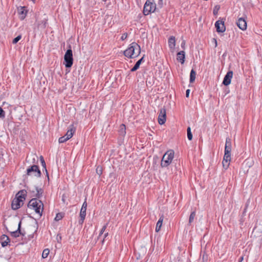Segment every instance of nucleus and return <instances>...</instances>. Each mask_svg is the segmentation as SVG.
<instances>
[{"mask_svg":"<svg viewBox=\"0 0 262 262\" xmlns=\"http://www.w3.org/2000/svg\"><path fill=\"white\" fill-rule=\"evenodd\" d=\"M119 133L120 135L124 136L126 134V127L124 124H122L120 126Z\"/></svg>","mask_w":262,"mask_h":262,"instance_id":"4be33fe9","label":"nucleus"},{"mask_svg":"<svg viewBox=\"0 0 262 262\" xmlns=\"http://www.w3.org/2000/svg\"><path fill=\"white\" fill-rule=\"evenodd\" d=\"M166 121V110L165 108H162L158 116V122L160 124L162 125Z\"/></svg>","mask_w":262,"mask_h":262,"instance_id":"9d476101","label":"nucleus"},{"mask_svg":"<svg viewBox=\"0 0 262 262\" xmlns=\"http://www.w3.org/2000/svg\"><path fill=\"white\" fill-rule=\"evenodd\" d=\"M140 51V46L136 42H134L124 51V55L128 58H133L139 55Z\"/></svg>","mask_w":262,"mask_h":262,"instance_id":"f257e3e1","label":"nucleus"},{"mask_svg":"<svg viewBox=\"0 0 262 262\" xmlns=\"http://www.w3.org/2000/svg\"><path fill=\"white\" fill-rule=\"evenodd\" d=\"M162 3H163V0H159V2H158L159 4H162Z\"/></svg>","mask_w":262,"mask_h":262,"instance_id":"79ce46f5","label":"nucleus"},{"mask_svg":"<svg viewBox=\"0 0 262 262\" xmlns=\"http://www.w3.org/2000/svg\"><path fill=\"white\" fill-rule=\"evenodd\" d=\"M163 220H164V215H163V214H162L160 216L158 221L157 223L156 229H155L156 232H158L161 230V227L162 226Z\"/></svg>","mask_w":262,"mask_h":262,"instance_id":"f3484780","label":"nucleus"},{"mask_svg":"<svg viewBox=\"0 0 262 262\" xmlns=\"http://www.w3.org/2000/svg\"><path fill=\"white\" fill-rule=\"evenodd\" d=\"M215 27L218 33H223L226 30V27L223 20H218L216 21L215 23Z\"/></svg>","mask_w":262,"mask_h":262,"instance_id":"1a4fd4ad","label":"nucleus"},{"mask_svg":"<svg viewBox=\"0 0 262 262\" xmlns=\"http://www.w3.org/2000/svg\"><path fill=\"white\" fill-rule=\"evenodd\" d=\"M40 160L41 164L42 167H43V168L45 169V171L47 173V170L46 166V163H45L44 159H43V157L42 156H41L40 157Z\"/></svg>","mask_w":262,"mask_h":262,"instance_id":"c85d7f7f","label":"nucleus"},{"mask_svg":"<svg viewBox=\"0 0 262 262\" xmlns=\"http://www.w3.org/2000/svg\"><path fill=\"white\" fill-rule=\"evenodd\" d=\"M231 140L229 138H227L226 139V144L225 147V152L231 153Z\"/></svg>","mask_w":262,"mask_h":262,"instance_id":"ddd939ff","label":"nucleus"},{"mask_svg":"<svg viewBox=\"0 0 262 262\" xmlns=\"http://www.w3.org/2000/svg\"><path fill=\"white\" fill-rule=\"evenodd\" d=\"M127 37V34L126 33H124L122 34V35L121 37V39L122 40H124L125 39H126Z\"/></svg>","mask_w":262,"mask_h":262,"instance_id":"c9c22d12","label":"nucleus"},{"mask_svg":"<svg viewBox=\"0 0 262 262\" xmlns=\"http://www.w3.org/2000/svg\"><path fill=\"white\" fill-rule=\"evenodd\" d=\"M36 194L35 195V196L37 198V199H39L40 198L42 195V193L43 192V190L41 189V188H39L38 187H36Z\"/></svg>","mask_w":262,"mask_h":262,"instance_id":"b1692460","label":"nucleus"},{"mask_svg":"<svg viewBox=\"0 0 262 262\" xmlns=\"http://www.w3.org/2000/svg\"><path fill=\"white\" fill-rule=\"evenodd\" d=\"M5 116V112L0 107V118H4Z\"/></svg>","mask_w":262,"mask_h":262,"instance_id":"f704fd0d","label":"nucleus"},{"mask_svg":"<svg viewBox=\"0 0 262 262\" xmlns=\"http://www.w3.org/2000/svg\"><path fill=\"white\" fill-rule=\"evenodd\" d=\"M1 244L3 247H5L8 245V243L10 242V239L8 236L4 234L1 236Z\"/></svg>","mask_w":262,"mask_h":262,"instance_id":"6ab92c4d","label":"nucleus"},{"mask_svg":"<svg viewBox=\"0 0 262 262\" xmlns=\"http://www.w3.org/2000/svg\"><path fill=\"white\" fill-rule=\"evenodd\" d=\"M243 259H244L243 256H241L239 259L238 262H242L243 260Z\"/></svg>","mask_w":262,"mask_h":262,"instance_id":"a19ab883","label":"nucleus"},{"mask_svg":"<svg viewBox=\"0 0 262 262\" xmlns=\"http://www.w3.org/2000/svg\"><path fill=\"white\" fill-rule=\"evenodd\" d=\"M27 174L28 176H34L36 177H40L41 172L37 165H33L27 169Z\"/></svg>","mask_w":262,"mask_h":262,"instance_id":"0eeeda50","label":"nucleus"},{"mask_svg":"<svg viewBox=\"0 0 262 262\" xmlns=\"http://www.w3.org/2000/svg\"><path fill=\"white\" fill-rule=\"evenodd\" d=\"M20 225H21V222H20L18 224V228L16 231L11 232V236L14 237H19L20 235L24 234L21 233L20 231Z\"/></svg>","mask_w":262,"mask_h":262,"instance_id":"a211bd4d","label":"nucleus"},{"mask_svg":"<svg viewBox=\"0 0 262 262\" xmlns=\"http://www.w3.org/2000/svg\"><path fill=\"white\" fill-rule=\"evenodd\" d=\"M214 41H215L214 43L215 45V47H216L217 46V41H216V40L215 39H214Z\"/></svg>","mask_w":262,"mask_h":262,"instance_id":"37998d69","label":"nucleus"},{"mask_svg":"<svg viewBox=\"0 0 262 262\" xmlns=\"http://www.w3.org/2000/svg\"><path fill=\"white\" fill-rule=\"evenodd\" d=\"M99 169V167H98L97 168V173L99 174V175H100L102 173V170H101V168L100 167V169Z\"/></svg>","mask_w":262,"mask_h":262,"instance_id":"e433bc0d","label":"nucleus"},{"mask_svg":"<svg viewBox=\"0 0 262 262\" xmlns=\"http://www.w3.org/2000/svg\"><path fill=\"white\" fill-rule=\"evenodd\" d=\"M86 207H87V203L86 202V201H85L82 204V207L81 208L80 212V219L79 221V223L80 224H82L84 222V220L85 219V215H86Z\"/></svg>","mask_w":262,"mask_h":262,"instance_id":"6e6552de","label":"nucleus"},{"mask_svg":"<svg viewBox=\"0 0 262 262\" xmlns=\"http://www.w3.org/2000/svg\"><path fill=\"white\" fill-rule=\"evenodd\" d=\"M64 65L66 68H71L73 63V53L71 49H68L64 56Z\"/></svg>","mask_w":262,"mask_h":262,"instance_id":"423d86ee","label":"nucleus"},{"mask_svg":"<svg viewBox=\"0 0 262 262\" xmlns=\"http://www.w3.org/2000/svg\"><path fill=\"white\" fill-rule=\"evenodd\" d=\"M236 24L238 28L242 30H245L247 29V22L245 18L242 17L239 18Z\"/></svg>","mask_w":262,"mask_h":262,"instance_id":"f8f14e48","label":"nucleus"},{"mask_svg":"<svg viewBox=\"0 0 262 262\" xmlns=\"http://www.w3.org/2000/svg\"><path fill=\"white\" fill-rule=\"evenodd\" d=\"M229 161L223 160L222 161L223 166L224 168L227 169V168L229 167V164H230Z\"/></svg>","mask_w":262,"mask_h":262,"instance_id":"c756f323","label":"nucleus"},{"mask_svg":"<svg viewBox=\"0 0 262 262\" xmlns=\"http://www.w3.org/2000/svg\"><path fill=\"white\" fill-rule=\"evenodd\" d=\"M32 1H33L34 2V1H35V0H32Z\"/></svg>","mask_w":262,"mask_h":262,"instance_id":"c03bdc74","label":"nucleus"},{"mask_svg":"<svg viewBox=\"0 0 262 262\" xmlns=\"http://www.w3.org/2000/svg\"><path fill=\"white\" fill-rule=\"evenodd\" d=\"M174 157V151L172 150H169L167 151L163 155L161 162V166L162 167H167L170 164Z\"/></svg>","mask_w":262,"mask_h":262,"instance_id":"20e7f679","label":"nucleus"},{"mask_svg":"<svg viewBox=\"0 0 262 262\" xmlns=\"http://www.w3.org/2000/svg\"><path fill=\"white\" fill-rule=\"evenodd\" d=\"M26 193L25 190H21L16 194V198L12 201L11 204L12 209L16 210L23 205Z\"/></svg>","mask_w":262,"mask_h":262,"instance_id":"f03ea898","label":"nucleus"},{"mask_svg":"<svg viewBox=\"0 0 262 262\" xmlns=\"http://www.w3.org/2000/svg\"><path fill=\"white\" fill-rule=\"evenodd\" d=\"M18 13L19 15V18L20 20H24L26 17L27 12L25 9V7H20L18 9Z\"/></svg>","mask_w":262,"mask_h":262,"instance_id":"aec40b11","label":"nucleus"},{"mask_svg":"<svg viewBox=\"0 0 262 262\" xmlns=\"http://www.w3.org/2000/svg\"><path fill=\"white\" fill-rule=\"evenodd\" d=\"M189 93H190V90L189 89H188L186 90V97H189Z\"/></svg>","mask_w":262,"mask_h":262,"instance_id":"4c0bfd02","label":"nucleus"},{"mask_svg":"<svg viewBox=\"0 0 262 262\" xmlns=\"http://www.w3.org/2000/svg\"><path fill=\"white\" fill-rule=\"evenodd\" d=\"M108 232H106V233H105L104 234V238H103V240L102 241V243H103L104 242V238H105L108 236Z\"/></svg>","mask_w":262,"mask_h":262,"instance_id":"ea45409f","label":"nucleus"},{"mask_svg":"<svg viewBox=\"0 0 262 262\" xmlns=\"http://www.w3.org/2000/svg\"><path fill=\"white\" fill-rule=\"evenodd\" d=\"M223 160H228L230 161L231 160V153L230 152H225L224 153V156L223 158Z\"/></svg>","mask_w":262,"mask_h":262,"instance_id":"bb28decb","label":"nucleus"},{"mask_svg":"<svg viewBox=\"0 0 262 262\" xmlns=\"http://www.w3.org/2000/svg\"><path fill=\"white\" fill-rule=\"evenodd\" d=\"M63 217V215L61 213H58L56 214L54 220L56 221L60 220Z\"/></svg>","mask_w":262,"mask_h":262,"instance_id":"2f4dec72","label":"nucleus"},{"mask_svg":"<svg viewBox=\"0 0 262 262\" xmlns=\"http://www.w3.org/2000/svg\"><path fill=\"white\" fill-rule=\"evenodd\" d=\"M143 59H144V57H142L140 59H139L136 63V64H135L134 67L130 70V71L131 72H135L136 70H137L139 68V67H140L141 63H142V62L143 61Z\"/></svg>","mask_w":262,"mask_h":262,"instance_id":"412c9836","label":"nucleus"},{"mask_svg":"<svg viewBox=\"0 0 262 262\" xmlns=\"http://www.w3.org/2000/svg\"><path fill=\"white\" fill-rule=\"evenodd\" d=\"M232 76V71H228L224 78L223 83L226 86L228 85L231 83V80Z\"/></svg>","mask_w":262,"mask_h":262,"instance_id":"9b49d317","label":"nucleus"},{"mask_svg":"<svg viewBox=\"0 0 262 262\" xmlns=\"http://www.w3.org/2000/svg\"><path fill=\"white\" fill-rule=\"evenodd\" d=\"M28 206L29 208L34 209L39 216H41L43 209V204L40 200L37 198H33L29 201Z\"/></svg>","mask_w":262,"mask_h":262,"instance_id":"7ed1b4c3","label":"nucleus"},{"mask_svg":"<svg viewBox=\"0 0 262 262\" xmlns=\"http://www.w3.org/2000/svg\"><path fill=\"white\" fill-rule=\"evenodd\" d=\"M185 58V52L181 51L177 53V59L180 61L182 64L184 62V59Z\"/></svg>","mask_w":262,"mask_h":262,"instance_id":"2eb2a0df","label":"nucleus"},{"mask_svg":"<svg viewBox=\"0 0 262 262\" xmlns=\"http://www.w3.org/2000/svg\"><path fill=\"white\" fill-rule=\"evenodd\" d=\"M50 253V250L49 249H45L43 250L42 253V257L43 258H46L48 257Z\"/></svg>","mask_w":262,"mask_h":262,"instance_id":"393cba45","label":"nucleus"},{"mask_svg":"<svg viewBox=\"0 0 262 262\" xmlns=\"http://www.w3.org/2000/svg\"><path fill=\"white\" fill-rule=\"evenodd\" d=\"M196 72L193 69H192L190 74V82L192 83L194 81L195 79Z\"/></svg>","mask_w":262,"mask_h":262,"instance_id":"5701e85b","label":"nucleus"},{"mask_svg":"<svg viewBox=\"0 0 262 262\" xmlns=\"http://www.w3.org/2000/svg\"><path fill=\"white\" fill-rule=\"evenodd\" d=\"M156 9V5L153 0H147L144 4L143 8V13L145 15H147L151 13H153Z\"/></svg>","mask_w":262,"mask_h":262,"instance_id":"39448f33","label":"nucleus"},{"mask_svg":"<svg viewBox=\"0 0 262 262\" xmlns=\"http://www.w3.org/2000/svg\"><path fill=\"white\" fill-rule=\"evenodd\" d=\"M107 225H108V224L106 223L105 225H104L102 227V229L100 230L98 237H99L104 233V232L105 231V230L107 227Z\"/></svg>","mask_w":262,"mask_h":262,"instance_id":"473e14b6","label":"nucleus"},{"mask_svg":"<svg viewBox=\"0 0 262 262\" xmlns=\"http://www.w3.org/2000/svg\"><path fill=\"white\" fill-rule=\"evenodd\" d=\"M168 46H169V48L171 50H173L174 49L175 46H176L175 37L173 36H170L168 39Z\"/></svg>","mask_w":262,"mask_h":262,"instance_id":"dca6fc26","label":"nucleus"},{"mask_svg":"<svg viewBox=\"0 0 262 262\" xmlns=\"http://www.w3.org/2000/svg\"><path fill=\"white\" fill-rule=\"evenodd\" d=\"M21 35L17 36L16 37L14 38V39L12 41V43L14 44L16 43L21 39Z\"/></svg>","mask_w":262,"mask_h":262,"instance_id":"72a5a7b5","label":"nucleus"},{"mask_svg":"<svg viewBox=\"0 0 262 262\" xmlns=\"http://www.w3.org/2000/svg\"><path fill=\"white\" fill-rule=\"evenodd\" d=\"M75 131V129L74 128L73 126L71 125L69 127L66 134L64 135L66 137V138L69 140L71 139L73 137V134L74 133Z\"/></svg>","mask_w":262,"mask_h":262,"instance_id":"4468645a","label":"nucleus"},{"mask_svg":"<svg viewBox=\"0 0 262 262\" xmlns=\"http://www.w3.org/2000/svg\"><path fill=\"white\" fill-rule=\"evenodd\" d=\"M195 216V211L192 212L190 215L189 219V223L190 224L193 222Z\"/></svg>","mask_w":262,"mask_h":262,"instance_id":"a878e982","label":"nucleus"},{"mask_svg":"<svg viewBox=\"0 0 262 262\" xmlns=\"http://www.w3.org/2000/svg\"><path fill=\"white\" fill-rule=\"evenodd\" d=\"M69 139H67L65 136H63L59 138L58 141H59V143H64V142H66Z\"/></svg>","mask_w":262,"mask_h":262,"instance_id":"7c9ffc66","label":"nucleus"},{"mask_svg":"<svg viewBox=\"0 0 262 262\" xmlns=\"http://www.w3.org/2000/svg\"><path fill=\"white\" fill-rule=\"evenodd\" d=\"M185 40H183L181 43V47L183 48V49H184L185 48Z\"/></svg>","mask_w":262,"mask_h":262,"instance_id":"58836bf2","label":"nucleus"},{"mask_svg":"<svg viewBox=\"0 0 262 262\" xmlns=\"http://www.w3.org/2000/svg\"><path fill=\"white\" fill-rule=\"evenodd\" d=\"M187 138L189 140H191L192 139V134L191 132V128L190 127H188L187 129Z\"/></svg>","mask_w":262,"mask_h":262,"instance_id":"cd10ccee","label":"nucleus"}]
</instances>
